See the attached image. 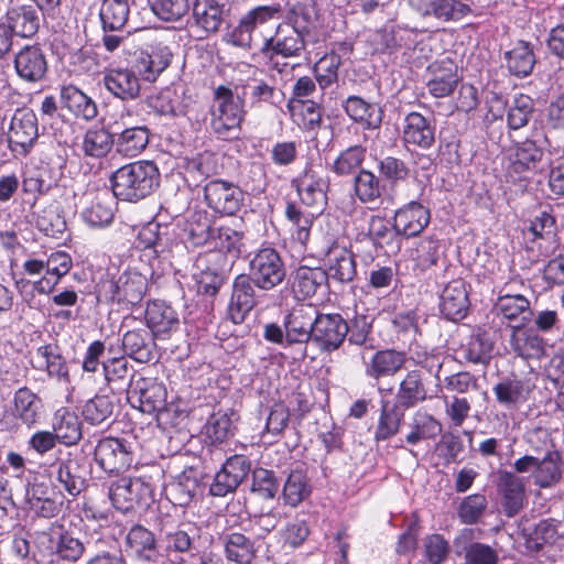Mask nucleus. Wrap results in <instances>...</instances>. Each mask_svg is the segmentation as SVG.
I'll list each match as a JSON object with an SVG mask.
<instances>
[{
	"label": "nucleus",
	"instance_id": "nucleus-1",
	"mask_svg": "<svg viewBox=\"0 0 564 564\" xmlns=\"http://www.w3.org/2000/svg\"><path fill=\"white\" fill-rule=\"evenodd\" d=\"M171 58L172 52L163 43L134 52L128 67L110 68L105 73V88L118 99L134 100L140 96V79L154 82L170 65Z\"/></svg>",
	"mask_w": 564,
	"mask_h": 564
},
{
	"label": "nucleus",
	"instance_id": "nucleus-2",
	"mask_svg": "<svg viewBox=\"0 0 564 564\" xmlns=\"http://www.w3.org/2000/svg\"><path fill=\"white\" fill-rule=\"evenodd\" d=\"M528 442L534 452L544 451L540 459L532 455H524L513 463V469L519 474L531 473L533 482L540 488H551L562 478V455L555 449V445L547 430L535 429L529 436Z\"/></svg>",
	"mask_w": 564,
	"mask_h": 564
},
{
	"label": "nucleus",
	"instance_id": "nucleus-3",
	"mask_svg": "<svg viewBox=\"0 0 564 564\" xmlns=\"http://www.w3.org/2000/svg\"><path fill=\"white\" fill-rule=\"evenodd\" d=\"M161 174L153 161H135L116 170L111 189L121 200L139 202L150 196L160 185Z\"/></svg>",
	"mask_w": 564,
	"mask_h": 564
},
{
	"label": "nucleus",
	"instance_id": "nucleus-4",
	"mask_svg": "<svg viewBox=\"0 0 564 564\" xmlns=\"http://www.w3.org/2000/svg\"><path fill=\"white\" fill-rule=\"evenodd\" d=\"M245 117L242 100L232 91L219 86L215 90V100L210 109V128L221 140L238 139Z\"/></svg>",
	"mask_w": 564,
	"mask_h": 564
},
{
	"label": "nucleus",
	"instance_id": "nucleus-5",
	"mask_svg": "<svg viewBox=\"0 0 564 564\" xmlns=\"http://www.w3.org/2000/svg\"><path fill=\"white\" fill-rule=\"evenodd\" d=\"M112 506L122 513L147 508L154 500L151 476L121 477L108 490Z\"/></svg>",
	"mask_w": 564,
	"mask_h": 564
},
{
	"label": "nucleus",
	"instance_id": "nucleus-6",
	"mask_svg": "<svg viewBox=\"0 0 564 564\" xmlns=\"http://www.w3.org/2000/svg\"><path fill=\"white\" fill-rule=\"evenodd\" d=\"M148 280L137 271H124L118 278H107L99 282L97 297L99 301L118 303L123 306L139 304L145 295Z\"/></svg>",
	"mask_w": 564,
	"mask_h": 564
},
{
	"label": "nucleus",
	"instance_id": "nucleus-7",
	"mask_svg": "<svg viewBox=\"0 0 564 564\" xmlns=\"http://www.w3.org/2000/svg\"><path fill=\"white\" fill-rule=\"evenodd\" d=\"M87 476L85 459L72 453L57 458L48 467V477L54 488L72 498L78 497L87 488Z\"/></svg>",
	"mask_w": 564,
	"mask_h": 564
},
{
	"label": "nucleus",
	"instance_id": "nucleus-8",
	"mask_svg": "<svg viewBox=\"0 0 564 564\" xmlns=\"http://www.w3.org/2000/svg\"><path fill=\"white\" fill-rule=\"evenodd\" d=\"M127 400L140 412L154 415L165 409L166 389L156 379L132 376L127 389Z\"/></svg>",
	"mask_w": 564,
	"mask_h": 564
},
{
	"label": "nucleus",
	"instance_id": "nucleus-9",
	"mask_svg": "<svg viewBox=\"0 0 564 564\" xmlns=\"http://www.w3.org/2000/svg\"><path fill=\"white\" fill-rule=\"evenodd\" d=\"M544 155L538 140L525 139L513 143L506 151V172L512 181L522 180L528 173L535 172Z\"/></svg>",
	"mask_w": 564,
	"mask_h": 564
},
{
	"label": "nucleus",
	"instance_id": "nucleus-10",
	"mask_svg": "<svg viewBox=\"0 0 564 564\" xmlns=\"http://www.w3.org/2000/svg\"><path fill=\"white\" fill-rule=\"evenodd\" d=\"M39 138L37 117L32 109L18 108L10 121L8 141L15 155L30 153Z\"/></svg>",
	"mask_w": 564,
	"mask_h": 564
},
{
	"label": "nucleus",
	"instance_id": "nucleus-11",
	"mask_svg": "<svg viewBox=\"0 0 564 564\" xmlns=\"http://www.w3.org/2000/svg\"><path fill=\"white\" fill-rule=\"evenodd\" d=\"M95 460L107 474H119L133 463L131 444L117 437H105L95 447Z\"/></svg>",
	"mask_w": 564,
	"mask_h": 564
},
{
	"label": "nucleus",
	"instance_id": "nucleus-12",
	"mask_svg": "<svg viewBox=\"0 0 564 564\" xmlns=\"http://www.w3.org/2000/svg\"><path fill=\"white\" fill-rule=\"evenodd\" d=\"M401 140L408 150L411 148L423 151L432 149L436 142L435 119L417 111L409 112L402 122Z\"/></svg>",
	"mask_w": 564,
	"mask_h": 564
},
{
	"label": "nucleus",
	"instance_id": "nucleus-13",
	"mask_svg": "<svg viewBox=\"0 0 564 564\" xmlns=\"http://www.w3.org/2000/svg\"><path fill=\"white\" fill-rule=\"evenodd\" d=\"M231 263L221 252H208L197 260L200 270L197 278L198 293L215 296L227 279Z\"/></svg>",
	"mask_w": 564,
	"mask_h": 564
},
{
	"label": "nucleus",
	"instance_id": "nucleus-14",
	"mask_svg": "<svg viewBox=\"0 0 564 564\" xmlns=\"http://www.w3.org/2000/svg\"><path fill=\"white\" fill-rule=\"evenodd\" d=\"M204 195L207 205L223 215H235L245 202V193L237 185L223 180L208 182Z\"/></svg>",
	"mask_w": 564,
	"mask_h": 564
},
{
	"label": "nucleus",
	"instance_id": "nucleus-15",
	"mask_svg": "<svg viewBox=\"0 0 564 564\" xmlns=\"http://www.w3.org/2000/svg\"><path fill=\"white\" fill-rule=\"evenodd\" d=\"M280 15V4L257 7L241 17L238 25L226 35L227 42L238 47H249L256 26L271 19H279Z\"/></svg>",
	"mask_w": 564,
	"mask_h": 564
},
{
	"label": "nucleus",
	"instance_id": "nucleus-16",
	"mask_svg": "<svg viewBox=\"0 0 564 564\" xmlns=\"http://www.w3.org/2000/svg\"><path fill=\"white\" fill-rule=\"evenodd\" d=\"M349 326L339 314H316L312 339L322 350L339 348L348 335Z\"/></svg>",
	"mask_w": 564,
	"mask_h": 564
},
{
	"label": "nucleus",
	"instance_id": "nucleus-17",
	"mask_svg": "<svg viewBox=\"0 0 564 564\" xmlns=\"http://www.w3.org/2000/svg\"><path fill=\"white\" fill-rule=\"evenodd\" d=\"M250 276L263 290H270L282 282L280 254L272 248L261 249L250 262Z\"/></svg>",
	"mask_w": 564,
	"mask_h": 564
},
{
	"label": "nucleus",
	"instance_id": "nucleus-18",
	"mask_svg": "<svg viewBox=\"0 0 564 564\" xmlns=\"http://www.w3.org/2000/svg\"><path fill=\"white\" fill-rule=\"evenodd\" d=\"M419 12L443 23H457L474 14L466 0H416Z\"/></svg>",
	"mask_w": 564,
	"mask_h": 564
},
{
	"label": "nucleus",
	"instance_id": "nucleus-19",
	"mask_svg": "<svg viewBox=\"0 0 564 564\" xmlns=\"http://www.w3.org/2000/svg\"><path fill=\"white\" fill-rule=\"evenodd\" d=\"M84 198L88 206L84 207L80 214L88 226L101 228L112 223L117 198L112 191L91 192L86 194Z\"/></svg>",
	"mask_w": 564,
	"mask_h": 564
},
{
	"label": "nucleus",
	"instance_id": "nucleus-20",
	"mask_svg": "<svg viewBox=\"0 0 564 564\" xmlns=\"http://www.w3.org/2000/svg\"><path fill=\"white\" fill-rule=\"evenodd\" d=\"M14 69L21 80L28 84L42 82L48 65L43 50L37 45L22 47L14 57Z\"/></svg>",
	"mask_w": 564,
	"mask_h": 564
},
{
	"label": "nucleus",
	"instance_id": "nucleus-21",
	"mask_svg": "<svg viewBox=\"0 0 564 564\" xmlns=\"http://www.w3.org/2000/svg\"><path fill=\"white\" fill-rule=\"evenodd\" d=\"M10 31L22 37L33 36L40 28L37 8L29 0H10L6 13Z\"/></svg>",
	"mask_w": 564,
	"mask_h": 564
},
{
	"label": "nucleus",
	"instance_id": "nucleus-22",
	"mask_svg": "<svg viewBox=\"0 0 564 564\" xmlns=\"http://www.w3.org/2000/svg\"><path fill=\"white\" fill-rule=\"evenodd\" d=\"M456 555L464 554L465 564H497L498 554L488 544L474 541V530L463 529L454 539Z\"/></svg>",
	"mask_w": 564,
	"mask_h": 564
},
{
	"label": "nucleus",
	"instance_id": "nucleus-23",
	"mask_svg": "<svg viewBox=\"0 0 564 564\" xmlns=\"http://www.w3.org/2000/svg\"><path fill=\"white\" fill-rule=\"evenodd\" d=\"M406 356L395 349H382L376 351L369 360L365 361V375L376 381L382 378L395 376L405 365Z\"/></svg>",
	"mask_w": 564,
	"mask_h": 564
},
{
	"label": "nucleus",
	"instance_id": "nucleus-24",
	"mask_svg": "<svg viewBox=\"0 0 564 564\" xmlns=\"http://www.w3.org/2000/svg\"><path fill=\"white\" fill-rule=\"evenodd\" d=\"M430 219V210L413 200L395 212L393 228L399 235L415 237L424 230Z\"/></svg>",
	"mask_w": 564,
	"mask_h": 564
},
{
	"label": "nucleus",
	"instance_id": "nucleus-25",
	"mask_svg": "<svg viewBox=\"0 0 564 564\" xmlns=\"http://www.w3.org/2000/svg\"><path fill=\"white\" fill-rule=\"evenodd\" d=\"M252 278L238 275L232 285V294L228 305V315L235 324H240L256 305Z\"/></svg>",
	"mask_w": 564,
	"mask_h": 564
},
{
	"label": "nucleus",
	"instance_id": "nucleus-26",
	"mask_svg": "<svg viewBox=\"0 0 564 564\" xmlns=\"http://www.w3.org/2000/svg\"><path fill=\"white\" fill-rule=\"evenodd\" d=\"M442 314L451 321L463 319L469 307L466 282L462 279L451 281L443 290L440 303Z\"/></svg>",
	"mask_w": 564,
	"mask_h": 564
},
{
	"label": "nucleus",
	"instance_id": "nucleus-27",
	"mask_svg": "<svg viewBox=\"0 0 564 564\" xmlns=\"http://www.w3.org/2000/svg\"><path fill=\"white\" fill-rule=\"evenodd\" d=\"M316 314V308L311 304L294 306L284 321V337L301 340L312 338Z\"/></svg>",
	"mask_w": 564,
	"mask_h": 564
},
{
	"label": "nucleus",
	"instance_id": "nucleus-28",
	"mask_svg": "<svg viewBox=\"0 0 564 564\" xmlns=\"http://www.w3.org/2000/svg\"><path fill=\"white\" fill-rule=\"evenodd\" d=\"M432 78L427 82L429 93L435 98L451 95L458 84L457 66L451 59H443L430 66Z\"/></svg>",
	"mask_w": 564,
	"mask_h": 564
},
{
	"label": "nucleus",
	"instance_id": "nucleus-29",
	"mask_svg": "<svg viewBox=\"0 0 564 564\" xmlns=\"http://www.w3.org/2000/svg\"><path fill=\"white\" fill-rule=\"evenodd\" d=\"M122 348L133 360L149 362L155 349L154 335L145 327L128 330L122 336Z\"/></svg>",
	"mask_w": 564,
	"mask_h": 564
},
{
	"label": "nucleus",
	"instance_id": "nucleus-30",
	"mask_svg": "<svg viewBox=\"0 0 564 564\" xmlns=\"http://www.w3.org/2000/svg\"><path fill=\"white\" fill-rule=\"evenodd\" d=\"M214 227L206 213L189 214L182 226L181 239L186 248L202 247L212 242Z\"/></svg>",
	"mask_w": 564,
	"mask_h": 564
},
{
	"label": "nucleus",
	"instance_id": "nucleus-31",
	"mask_svg": "<svg viewBox=\"0 0 564 564\" xmlns=\"http://www.w3.org/2000/svg\"><path fill=\"white\" fill-rule=\"evenodd\" d=\"M148 329L155 336L169 334L178 328V316L175 310L161 301L148 304L145 311Z\"/></svg>",
	"mask_w": 564,
	"mask_h": 564
},
{
	"label": "nucleus",
	"instance_id": "nucleus-32",
	"mask_svg": "<svg viewBox=\"0 0 564 564\" xmlns=\"http://www.w3.org/2000/svg\"><path fill=\"white\" fill-rule=\"evenodd\" d=\"M404 409L389 400H380V414L373 438L376 442H384L397 435L404 419Z\"/></svg>",
	"mask_w": 564,
	"mask_h": 564
},
{
	"label": "nucleus",
	"instance_id": "nucleus-33",
	"mask_svg": "<svg viewBox=\"0 0 564 564\" xmlns=\"http://www.w3.org/2000/svg\"><path fill=\"white\" fill-rule=\"evenodd\" d=\"M43 404L36 393L23 387L13 397L12 415L28 427L35 425L42 414Z\"/></svg>",
	"mask_w": 564,
	"mask_h": 564
},
{
	"label": "nucleus",
	"instance_id": "nucleus-34",
	"mask_svg": "<svg viewBox=\"0 0 564 564\" xmlns=\"http://www.w3.org/2000/svg\"><path fill=\"white\" fill-rule=\"evenodd\" d=\"M61 100L76 118L91 121L98 115L95 100L74 85L64 86L61 89Z\"/></svg>",
	"mask_w": 564,
	"mask_h": 564
},
{
	"label": "nucleus",
	"instance_id": "nucleus-35",
	"mask_svg": "<svg viewBox=\"0 0 564 564\" xmlns=\"http://www.w3.org/2000/svg\"><path fill=\"white\" fill-rule=\"evenodd\" d=\"M126 547L141 561L151 562L158 556L154 534L140 524L133 525L127 533Z\"/></svg>",
	"mask_w": 564,
	"mask_h": 564
},
{
	"label": "nucleus",
	"instance_id": "nucleus-36",
	"mask_svg": "<svg viewBox=\"0 0 564 564\" xmlns=\"http://www.w3.org/2000/svg\"><path fill=\"white\" fill-rule=\"evenodd\" d=\"M226 558L237 564H250L256 557L253 541L239 532H225L220 536Z\"/></svg>",
	"mask_w": 564,
	"mask_h": 564
},
{
	"label": "nucleus",
	"instance_id": "nucleus-37",
	"mask_svg": "<svg viewBox=\"0 0 564 564\" xmlns=\"http://www.w3.org/2000/svg\"><path fill=\"white\" fill-rule=\"evenodd\" d=\"M352 191L360 203L373 205L380 203L384 186L372 171L360 169L354 176Z\"/></svg>",
	"mask_w": 564,
	"mask_h": 564
},
{
	"label": "nucleus",
	"instance_id": "nucleus-38",
	"mask_svg": "<svg viewBox=\"0 0 564 564\" xmlns=\"http://www.w3.org/2000/svg\"><path fill=\"white\" fill-rule=\"evenodd\" d=\"M495 310L497 315L502 316V318L517 322L518 325L513 326L514 329L520 328L532 315L529 300L520 294L499 296Z\"/></svg>",
	"mask_w": 564,
	"mask_h": 564
},
{
	"label": "nucleus",
	"instance_id": "nucleus-39",
	"mask_svg": "<svg viewBox=\"0 0 564 564\" xmlns=\"http://www.w3.org/2000/svg\"><path fill=\"white\" fill-rule=\"evenodd\" d=\"M199 491V479L194 468L185 469L167 488L170 500L181 507L188 506Z\"/></svg>",
	"mask_w": 564,
	"mask_h": 564
},
{
	"label": "nucleus",
	"instance_id": "nucleus-40",
	"mask_svg": "<svg viewBox=\"0 0 564 564\" xmlns=\"http://www.w3.org/2000/svg\"><path fill=\"white\" fill-rule=\"evenodd\" d=\"M115 144L113 135L102 127L89 128L83 135L79 149L85 158L102 159Z\"/></svg>",
	"mask_w": 564,
	"mask_h": 564
},
{
	"label": "nucleus",
	"instance_id": "nucleus-41",
	"mask_svg": "<svg viewBox=\"0 0 564 564\" xmlns=\"http://www.w3.org/2000/svg\"><path fill=\"white\" fill-rule=\"evenodd\" d=\"M328 275L340 282L351 281L356 274L352 253L344 247L333 246L326 254Z\"/></svg>",
	"mask_w": 564,
	"mask_h": 564
},
{
	"label": "nucleus",
	"instance_id": "nucleus-42",
	"mask_svg": "<svg viewBox=\"0 0 564 564\" xmlns=\"http://www.w3.org/2000/svg\"><path fill=\"white\" fill-rule=\"evenodd\" d=\"M53 432L58 442L66 446L77 444L82 438V423L75 412L67 409L56 411L53 421Z\"/></svg>",
	"mask_w": 564,
	"mask_h": 564
},
{
	"label": "nucleus",
	"instance_id": "nucleus-43",
	"mask_svg": "<svg viewBox=\"0 0 564 564\" xmlns=\"http://www.w3.org/2000/svg\"><path fill=\"white\" fill-rule=\"evenodd\" d=\"M426 399V390L419 370L406 373L399 384L397 392V404L406 410L415 406Z\"/></svg>",
	"mask_w": 564,
	"mask_h": 564
},
{
	"label": "nucleus",
	"instance_id": "nucleus-44",
	"mask_svg": "<svg viewBox=\"0 0 564 564\" xmlns=\"http://www.w3.org/2000/svg\"><path fill=\"white\" fill-rule=\"evenodd\" d=\"M193 18L206 33L217 32L224 21V10L216 0H195Z\"/></svg>",
	"mask_w": 564,
	"mask_h": 564
},
{
	"label": "nucleus",
	"instance_id": "nucleus-45",
	"mask_svg": "<svg viewBox=\"0 0 564 564\" xmlns=\"http://www.w3.org/2000/svg\"><path fill=\"white\" fill-rule=\"evenodd\" d=\"M501 490L503 496L502 507L508 517L516 516L523 507L524 481L512 473H503L501 476Z\"/></svg>",
	"mask_w": 564,
	"mask_h": 564
},
{
	"label": "nucleus",
	"instance_id": "nucleus-46",
	"mask_svg": "<svg viewBox=\"0 0 564 564\" xmlns=\"http://www.w3.org/2000/svg\"><path fill=\"white\" fill-rule=\"evenodd\" d=\"M291 187L294 188L304 205L321 207L324 204L323 182L317 180L312 173L305 171L299 177L293 178Z\"/></svg>",
	"mask_w": 564,
	"mask_h": 564
},
{
	"label": "nucleus",
	"instance_id": "nucleus-47",
	"mask_svg": "<svg viewBox=\"0 0 564 564\" xmlns=\"http://www.w3.org/2000/svg\"><path fill=\"white\" fill-rule=\"evenodd\" d=\"M534 100L524 94H517L507 102V126L509 130H519L525 127L533 117Z\"/></svg>",
	"mask_w": 564,
	"mask_h": 564
},
{
	"label": "nucleus",
	"instance_id": "nucleus-48",
	"mask_svg": "<svg viewBox=\"0 0 564 564\" xmlns=\"http://www.w3.org/2000/svg\"><path fill=\"white\" fill-rule=\"evenodd\" d=\"M129 13L128 0H104L99 10L104 31L122 30L128 22Z\"/></svg>",
	"mask_w": 564,
	"mask_h": 564
},
{
	"label": "nucleus",
	"instance_id": "nucleus-49",
	"mask_svg": "<svg viewBox=\"0 0 564 564\" xmlns=\"http://www.w3.org/2000/svg\"><path fill=\"white\" fill-rule=\"evenodd\" d=\"M441 432L442 424L433 415L417 411L412 417L405 441L415 445L421 441L435 438Z\"/></svg>",
	"mask_w": 564,
	"mask_h": 564
},
{
	"label": "nucleus",
	"instance_id": "nucleus-50",
	"mask_svg": "<svg viewBox=\"0 0 564 564\" xmlns=\"http://www.w3.org/2000/svg\"><path fill=\"white\" fill-rule=\"evenodd\" d=\"M293 122L304 130H313L319 126L322 115L316 102L311 100L291 99L288 104Z\"/></svg>",
	"mask_w": 564,
	"mask_h": 564
},
{
	"label": "nucleus",
	"instance_id": "nucleus-51",
	"mask_svg": "<svg viewBox=\"0 0 564 564\" xmlns=\"http://www.w3.org/2000/svg\"><path fill=\"white\" fill-rule=\"evenodd\" d=\"M311 494V486L304 465H297L284 481V502L295 507Z\"/></svg>",
	"mask_w": 564,
	"mask_h": 564
},
{
	"label": "nucleus",
	"instance_id": "nucleus-52",
	"mask_svg": "<svg viewBox=\"0 0 564 564\" xmlns=\"http://www.w3.org/2000/svg\"><path fill=\"white\" fill-rule=\"evenodd\" d=\"M497 401L503 406L511 408L528 399L529 389L517 378H505L492 388Z\"/></svg>",
	"mask_w": 564,
	"mask_h": 564
},
{
	"label": "nucleus",
	"instance_id": "nucleus-53",
	"mask_svg": "<svg viewBox=\"0 0 564 564\" xmlns=\"http://www.w3.org/2000/svg\"><path fill=\"white\" fill-rule=\"evenodd\" d=\"M149 143V131L143 126L126 128L117 139V150L126 156L139 155Z\"/></svg>",
	"mask_w": 564,
	"mask_h": 564
},
{
	"label": "nucleus",
	"instance_id": "nucleus-54",
	"mask_svg": "<svg viewBox=\"0 0 564 564\" xmlns=\"http://www.w3.org/2000/svg\"><path fill=\"white\" fill-rule=\"evenodd\" d=\"M243 232L230 226L221 225L214 228L210 245L219 249L218 252H227L232 259H236L241 253L243 247Z\"/></svg>",
	"mask_w": 564,
	"mask_h": 564
},
{
	"label": "nucleus",
	"instance_id": "nucleus-55",
	"mask_svg": "<svg viewBox=\"0 0 564 564\" xmlns=\"http://www.w3.org/2000/svg\"><path fill=\"white\" fill-rule=\"evenodd\" d=\"M36 228L47 237L61 238L67 226L59 206L51 204L43 208L36 217Z\"/></svg>",
	"mask_w": 564,
	"mask_h": 564
},
{
	"label": "nucleus",
	"instance_id": "nucleus-56",
	"mask_svg": "<svg viewBox=\"0 0 564 564\" xmlns=\"http://www.w3.org/2000/svg\"><path fill=\"white\" fill-rule=\"evenodd\" d=\"M167 227L151 221L144 225L137 237L138 246L143 249H152L156 256L163 253L167 247Z\"/></svg>",
	"mask_w": 564,
	"mask_h": 564
},
{
	"label": "nucleus",
	"instance_id": "nucleus-57",
	"mask_svg": "<svg viewBox=\"0 0 564 564\" xmlns=\"http://www.w3.org/2000/svg\"><path fill=\"white\" fill-rule=\"evenodd\" d=\"M510 344L514 352L524 359L540 358L544 354L542 337L531 330H523L520 334L513 330Z\"/></svg>",
	"mask_w": 564,
	"mask_h": 564
},
{
	"label": "nucleus",
	"instance_id": "nucleus-58",
	"mask_svg": "<svg viewBox=\"0 0 564 564\" xmlns=\"http://www.w3.org/2000/svg\"><path fill=\"white\" fill-rule=\"evenodd\" d=\"M508 69L519 77L528 76L534 66L533 52L528 43L519 42L511 51L506 53Z\"/></svg>",
	"mask_w": 564,
	"mask_h": 564
},
{
	"label": "nucleus",
	"instance_id": "nucleus-59",
	"mask_svg": "<svg viewBox=\"0 0 564 564\" xmlns=\"http://www.w3.org/2000/svg\"><path fill=\"white\" fill-rule=\"evenodd\" d=\"M366 158V148L361 145H352L341 151L335 159L332 171L339 175H350L357 173L361 167Z\"/></svg>",
	"mask_w": 564,
	"mask_h": 564
},
{
	"label": "nucleus",
	"instance_id": "nucleus-60",
	"mask_svg": "<svg viewBox=\"0 0 564 564\" xmlns=\"http://www.w3.org/2000/svg\"><path fill=\"white\" fill-rule=\"evenodd\" d=\"M345 110L352 120L365 123L367 128H377L381 122L380 117L376 115V106L368 104L360 97H348Z\"/></svg>",
	"mask_w": 564,
	"mask_h": 564
},
{
	"label": "nucleus",
	"instance_id": "nucleus-61",
	"mask_svg": "<svg viewBox=\"0 0 564 564\" xmlns=\"http://www.w3.org/2000/svg\"><path fill=\"white\" fill-rule=\"evenodd\" d=\"M235 424L228 413H214L207 421L206 435L214 444H220L235 434Z\"/></svg>",
	"mask_w": 564,
	"mask_h": 564
},
{
	"label": "nucleus",
	"instance_id": "nucleus-62",
	"mask_svg": "<svg viewBox=\"0 0 564 564\" xmlns=\"http://www.w3.org/2000/svg\"><path fill=\"white\" fill-rule=\"evenodd\" d=\"M153 13L162 21L176 22L189 10V0H149Z\"/></svg>",
	"mask_w": 564,
	"mask_h": 564
},
{
	"label": "nucleus",
	"instance_id": "nucleus-63",
	"mask_svg": "<svg viewBox=\"0 0 564 564\" xmlns=\"http://www.w3.org/2000/svg\"><path fill=\"white\" fill-rule=\"evenodd\" d=\"M51 541L54 543L55 554L68 562H76L85 552L84 543L66 531L58 532L57 536H52Z\"/></svg>",
	"mask_w": 564,
	"mask_h": 564
},
{
	"label": "nucleus",
	"instance_id": "nucleus-64",
	"mask_svg": "<svg viewBox=\"0 0 564 564\" xmlns=\"http://www.w3.org/2000/svg\"><path fill=\"white\" fill-rule=\"evenodd\" d=\"M340 65L341 55L335 52L325 55L315 64V77L323 89L329 87L337 80Z\"/></svg>",
	"mask_w": 564,
	"mask_h": 564
}]
</instances>
